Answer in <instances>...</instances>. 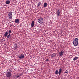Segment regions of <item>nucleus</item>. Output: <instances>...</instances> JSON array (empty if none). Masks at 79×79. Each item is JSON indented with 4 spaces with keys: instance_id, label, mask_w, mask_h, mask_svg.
I'll return each instance as SVG.
<instances>
[{
    "instance_id": "nucleus-4",
    "label": "nucleus",
    "mask_w": 79,
    "mask_h": 79,
    "mask_svg": "<svg viewBox=\"0 0 79 79\" xmlns=\"http://www.w3.org/2000/svg\"><path fill=\"white\" fill-rule=\"evenodd\" d=\"M8 18H9V19H12V18H13V14H12V12H8Z\"/></svg>"
},
{
    "instance_id": "nucleus-17",
    "label": "nucleus",
    "mask_w": 79,
    "mask_h": 79,
    "mask_svg": "<svg viewBox=\"0 0 79 79\" xmlns=\"http://www.w3.org/2000/svg\"><path fill=\"white\" fill-rule=\"evenodd\" d=\"M9 35H10V34H11V33L12 32L11 30H9Z\"/></svg>"
},
{
    "instance_id": "nucleus-20",
    "label": "nucleus",
    "mask_w": 79,
    "mask_h": 79,
    "mask_svg": "<svg viewBox=\"0 0 79 79\" xmlns=\"http://www.w3.org/2000/svg\"><path fill=\"white\" fill-rule=\"evenodd\" d=\"M10 35H8L7 36V38H8V39L9 38H10Z\"/></svg>"
},
{
    "instance_id": "nucleus-10",
    "label": "nucleus",
    "mask_w": 79,
    "mask_h": 79,
    "mask_svg": "<svg viewBox=\"0 0 79 79\" xmlns=\"http://www.w3.org/2000/svg\"><path fill=\"white\" fill-rule=\"evenodd\" d=\"M18 46H17V44H15L14 47L15 50H16L18 49Z\"/></svg>"
},
{
    "instance_id": "nucleus-5",
    "label": "nucleus",
    "mask_w": 79,
    "mask_h": 79,
    "mask_svg": "<svg viewBox=\"0 0 79 79\" xmlns=\"http://www.w3.org/2000/svg\"><path fill=\"white\" fill-rule=\"evenodd\" d=\"M38 22L40 24H42L43 23V22H44V20L43 19V18L42 17L40 18L38 20Z\"/></svg>"
},
{
    "instance_id": "nucleus-19",
    "label": "nucleus",
    "mask_w": 79,
    "mask_h": 79,
    "mask_svg": "<svg viewBox=\"0 0 79 79\" xmlns=\"http://www.w3.org/2000/svg\"><path fill=\"white\" fill-rule=\"evenodd\" d=\"M49 61V60H48V59H47L45 61L47 62V61Z\"/></svg>"
},
{
    "instance_id": "nucleus-13",
    "label": "nucleus",
    "mask_w": 79,
    "mask_h": 79,
    "mask_svg": "<svg viewBox=\"0 0 79 79\" xmlns=\"http://www.w3.org/2000/svg\"><path fill=\"white\" fill-rule=\"evenodd\" d=\"M6 4H10V1L9 0H7L6 3Z\"/></svg>"
},
{
    "instance_id": "nucleus-6",
    "label": "nucleus",
    "mask_w": 79,
    "mask_h": 79,
    "mask_svg": "<svg viewBox=\"0 0 79 79\" xmlns=\"http://www.w3.org/2000/svg\"><path fill=\"white\" fill-rule=\"evenodd\" d=\"M61 13V10H60L58 9L56 12V15L57 17H60V15Z\"/></svg>"
},
{
    "instance_id": "nucleus-23",
    "label": "nucleus",
    "mask_w": 79,
    "mask_h": 79,
    "mask_svg": "<svg viewBox=\"0 0 79 79\" xmlns=\"http://www.w3.org/2000/svg\"><path fill=\"white\" fill-rule=\"evenodd\" d=\"M65 73H68V72H65Z\"/></svg>"
},
{
    "instance_id": "nucleus-12",
    "label": "nucleus",
    "mask_w": 79,
    "mask_h": 79,
    "mask_svg": "<svg viewBox=\"0 0 79 79\" xmlns=\"http://www.w3.org/2000/svg\"><path fill=\"white\" fill-rule=\"evenodd\" d=\"M47 6V3H45L44 4L43 6L45 8Z\"/></svg>"
},
{
    "instance_id": "nucleus-11",
    "label": "nucleus",
    "mask_w": 79,
    "mask_h": 79,
    "mask_svg": "<svg viewBox=\"0 0 79 79\" xmlns=\"http://www.w3.org/2000/svg\"><path fill=\"white\" fill-rule=\"evenodd\" d=\"M19 19H16L15 20V23H16V24H17V23H19Z\"/></svg>"
},
{
    "instance_id": "nucleus-21",
    "label": "nucleus",
    "mask_w": 79,
    "mask_h": 79,
    "mask_svg": "<svg viewBox=\"0 0 79 79\" xmlns=\"http://www.w3.org/2000/svg\"><path fill=\"white\" fill-rule=\"evenodd\" d=\"M38 6H40V4L39 3L38 4Z\"/></svg>"
},
{
    "instance_id": "nucleus-15",
    "label": "nucleus",
    "mask_w": 79,
    "mask_h": 79,
    "mask_svg": "<svg viewBox=\"0 0 79 79\" xmlns=\"http://www.w3.org/2000/svg\"><path fill=\"white\" fill-rule=\"evenodd\" d=\"M8 32H6L4 34L5 37H7V35H8Z\"/></svg>"
},
{
    "instance_id": "nucleus-14",
    "label": "nucleus",
    "mask_w": 79,
    "mask_h": 79,
    "mask_svg": "<svg viewBox=\"0 0 79 79\" xmlns=\"http://www.w3.org/2000/svg\"><path fill=\"white\" fill-rule=\"evenodd\" d=\"M51 56L52 58H54L55 56V54H52L51 55Z\"/></svg>"
},
{
    "instance_id": "nucleus-1",
    "label": "nucleus",
    "mask_w": 79,
    "mask_h": 79,
    "mask_svg": "<svg viewBox=\"0 0 79 79\" xmlns=\"http://www.w3.org/2000/svg\"><path fill=\"white\" fill-rule=\"evenodd\" d=\"M73 44L74 46H77L78 45V38H77L74 39L73 41Z\"/></svg>"
},
{
    "instance_id": "nucleus-3",
    "label": "nucleus",
    "mask_w": 79,
    "mask_h": 79,
    "mask_svg": "<svg viewBox=\"0 0 79 79\" xmlns=\"http://www.w3.org/2000/svg\"><path fill=\"white\" fill-rule=\"evenodd\" d=\"M11 73L10 72H7L6 74V76L8 78H10L11 77Z\"/></svg>"
},
{
    "instance_id": "nucleus-9",
    "label": "nucleus",
    "mask_w": 79,
    "mask_h": 79,
    "mask_svg": "<svg viewBox=\"0 0 79 79\" xmlns=\"http://www.w3.org/2000/svg\"><path fill=\"white\" fill-rule=\"evenodd\" d=\"M21 76V74H18L15 75V77H16V78H18L19 77H20Z\"/></svg>"
},
{
    "instance_id": "nucleus-8",
    "label": "nucleus",
    "mask_w": 79,
    "mask_h": 79,
    "mask_svg": "<svg viewBox=\"0 0 79 79\" xmlns=\"http://www.w3.org/2000/svg\"><path fill=\"white\" fill-rule=\"evenodd\" d=\"M64 51H63L62 50L61 52H59V55L60 56H63V53H64Z\"/></svg>"
},
{
    "instance_id": "nucleus-18",
    "label": "nucleus",
    "mask_w": 79,
    "mask_h": 79,
    "mask_svg": "<svg viewBox=\"0 0 79 79\" xmlns=\"http://www.w3.org/2000/svg\"><path fill=\"white\" fill-rule=\"evenodd\" d=\"M77 59H78V57H75L73 59V60L74 61H76V60H77Z\"/></svg>"
},
{
    "instance_id": "nucleus-2",
    "label": "nucleus",
    "mask_w": 79,
    "mask_h": 79,
    "mask_svg": "<svg viewBox=\"0 0 79 79\" xmlns=\"http://www.w3.org/2000/svg\"><path fill=\"white\" fill-rule=\"evenodd\" d=\"M62 72V69L60 68L59 69V72L58 70H56L55 71V74L56 75H58V74H59V75H60L61 73Z\"/></svg>"
},
{
    "instance_id": "nucleus-16",
    "label": "nucleus",
    "mask_w": 79,
    "mask_h": 79,
    "mask_svg": "<svg viewBox=\"0 0 79 79\" xmlns=\"http://www.w3.org/2000/svg\"><path fill=\"white\" fill-rule=\"evenodd\" d=\"M31 27H33L34 26V21H32V23H31Z\"/></svg>"
},
{
    "instance_id": "nucleus-22",
    "label": "nucleus",
    "mask_w": 79,
    "mask_h": 79,
    "mask_svg": "<svg viewBox=\"0 0 79 79\" xmlns=\"http://www.w3.org/2000/svg\"><path fill=\"white\" fill-rule=\"evenodd\" d=\"M3 41H5V40L4 39H3Z\"/></svg>"
},
{
    "instance_id": "nucleus-7",
    "label": "nucleus",
    "mask_w": 79,
    "mask_h": 79,
    "mask_svg": "<svg viewBox=\"0 0 79 79\" xmlns=\"http://www.w3.org/2000/svg\"><path fill=\"white\" fill-rule=\"evenodd\" d=\"M25 56L24 54H21L20 56H18V57L19 58V59H23L24 58Z\"/></svg>"
}]
</instances>
